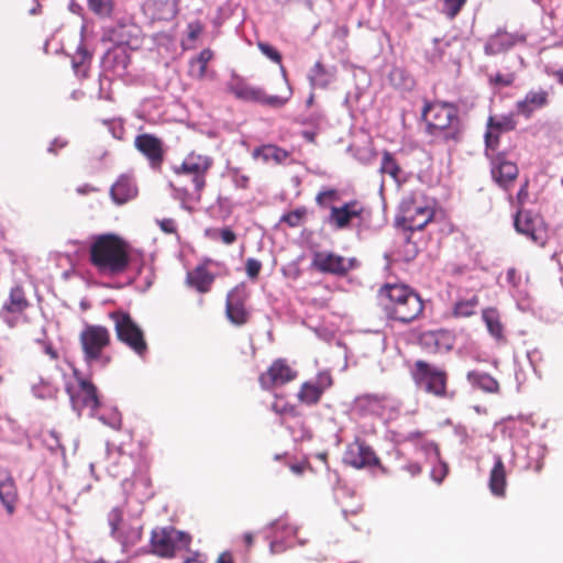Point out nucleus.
I'll use <instances>...</instances> for the list:
<instances>
[{
  "mask_svg": "<svg viewBox=\"0 0 563 563\" xmlns=\"http://www.w3.org/2000/svg\"><path fill=\"white\" fill-rule=\"evenodd\" d=\"M128 244L114 234L92 238L90 263L101 276L114 277L124 273L130 264Z\"/></svg>",
  "mask_w": 563,
  "mask_h": 563,
  "instance_id": "obj_1",
  "label": "nucleus"
},
{
  "mask_svg": "<svg viewBox=\"0 0 563 563\" xmlns=\"http://www.w3.org/2000/svg\"><path fill=\"white\" fill-rule=\"evenodd\" d=\"M422 119L427 122L428 132L444 141H459L462 135V123L459 109L448 102H427L422 109Z\"/></svg>",
  "mask_w": 563,
  "mask_h": 563,
  "instance_id": "obj_2",
  "label": "nucleus"
},
{
  "mask_svg": "<svg viewBox=\"0 0 563 563\" xmlns=\"http://www.w3.org/2000/svg\"><path fill=\"white\" fill-rule=\"evenodd\" d=\"M280 71L287 85V96H268L263 88L249 85L242 77H240L236 74H232L231 79L227 84V88L238 99L258 102L263 106L279 109L283 108L289 101L292 95L291 87L287 79L286 69L282 65Z\"/></svg>",
  "mask_w": 563,
  "mask_h": 563,
  "instance_id": "obj_3",
  "label": "nucleus"
},
{
  "mask_svg": "<svg viewBox=\"0 0 563 563\" xmlns=\"http://www.w3.org/2000/svg\"><path fill=\"white\" fill-rule=\"evenodd\" d=\"M84 360L90 366L106 367L111 357L104 353L110 344V332L106 327L87 324L79 335Z\"/></svg>",
  "mask_w": 563,
  "mask_h": 563,
  "instance_id": "obj_4",
  "label": "nucleus"
},
{
  "mask_svg": "<svg viewBox=\"0 0 563 563\" xmlns=\"http://www.w3.org/2000/svg\"><path fill=\"white\" fill-rule=\"evenodd\" d=\"M212 163L211 157L191 152L180 165L173 166V172L177 177L190 178L196 189L195 202H199L201 199V191L206 187V176Z\"/></svg>",
  "mask_w": 563,
  "mask_h": 563,
  "instance_id": "obj_5",
  "label": "nucleus"
},
{
  "mask_svg": "<svg viewBox=\"0 0 563 563\" xmlns=\"http://www.w3.org/2000/svg\"><path fill=\"white\" fill-rule=\"evenodd\" d=\"M114 322V329L119 341L128 345L139 356H144L147 352V344L142 329L132 320L131 316L124 311H114L110 313Z\"/></svg>",
  "mask_w": 563,
  "mask_h": 563,
  "instance_id": "obj_6",
  "label": "nucleus"
},
{
  "mask_svg": "<svg viewBox=\"0 0 563 563\" xmlns=\"http://www.w3.org/2000/svg\"><path fill=\"white\" fill-rule=\"evenodd\" d=\"M122 522V511L115 507L108 514L110 536L120 543L123 553L135 547L143 537V525L140 522L125 525Z\"/></svg>",
  "mask_w": 563,
  "mask_h": 563,
  "instance_id": "obj_7",
  "label": "nucleus"
},
{
  "mask_svg": "<svg viewBox=\"0 0 563 563\" xmlns=\"http://www.w3.org/2000/svg\"><path fill=\"white\" fill-rule=\"evenodd\" d=\"M311 266L319 273L343 277L356 269L360 262L356 257H344L330 251H318L312 254Z\"/></svg>",
  "mask_w": 563,
  "mask_h": 563,
  "instance_id": "obj_8",
  "label": "nucleus"
},
{
  "mask_svg": "<svg viewBox=\"0 0 563 563\" xmlns=\"http://www.w3.org/2000/svg\"><path fill=\"white\" fill-rule=\"evenodd\" d=\"M71 407L81 416L85 409L89 410V416L95 417L96 410L101 407L97 387L88 379L79 378L76 386H67Z\"/></svg>",
  "mask_w": 563,
  "mask_h": 563,
  "instance_id": "obj_9",
  "label": "nucleus"
},
{
  "mask_svg": "<svg viewBox=\"0 0 563 563\" xmlns=\"http://www.w3.org/2000/svg\"><path fill=\"white\" fill-rule=\"evenodd\" d=\"M353 408L363 417L389 418L391 412L398 410V404L386 394H363L354 399Z\"/></svg>",
  "mask_w": 563,
  "mask_h": 563,
  "instance_id": "obj_10",
  "label": "nucleus"
},
{
  "mask_svg": "<svg viewBox=\"0 0 563 563\" xmlns=\"http://www.w3.org/2000/svg\"><path fill=\"white\" fill-rule=\"evenodd\" d=\"M412 375L421 389L438 397L445 395L446 374L444 371L424 361H417Z\"/></svg>",
  "mask_w": 563,
  "mask_h": 563,
  "instance_id": "obj_11",
  "label": "nucleus"
},
{
  "mask_svg": "<svg viewBox=\"0 0 563 563\" xmlns=\"http://www.w3.org/2000/svg\"><path fill=\"white\" fill-rule=\"evenodd\" d=\"M518 233L527 236L533 243L544 245L548 232L542 217L531 210H519L514 220Z\"/></svg>",
  "mask_w": 563,
  "mask_h": 563,
  "instance_id": "obj_12",
  "label": "nucleus"
},
{
  "mask_svg": "<svg viewBox=\"0 0 563 563\" xmlns=\"http://www.w3.org/2000/svg\"><path fill=\"white\" fill-rule=\"evenodd\" d=\"M30 305L24 288L21 285H14L0 308V319L12 329L16 327Z\"/></svg>",
  "mask_w": 563,
  "mask_h": 563,
  "instance_id": "obj_13",
  "label": "nucleus"
},
{
  "mask_svg": "<svg viewBox=\"0 0 563 563\" xmlns=\"http://www.w3.org/2000/svg\"><path fill=\"white\" fill-rule=\"evenodd\" d=\"M343 462L357 470L378 466L383 473L387 472L386 468L380 465L379 459L374 450L365 441L360 439H356L346 446L343 454Z\"/></svg>",
  "mask_w": 563,
  "mask_h": 563,
  "instance_id": "obj_14",
  "label": "nucleus"
},
{
  "mask_svg": "<svg viewBox=\"0 0 563 563\" xmlns=\"http://www.w3.org/2000/svg\"><path fill=\"white\" fill-rule=\"evenodd\" d=\"M134 147L147 159L153 170H161L166 148L159 137L151 133L139 134L134 139Z\"/></svg>",
  "mask_w": 563,
  "mask_h": 563,
  "instance_id": "obj_15",
  "label": "nucleus"
},
{
  "mask_svg": "<svg viewBox=\"0 0 563 563\" xmlns=\"http://www.w3.org/2000/svg\"><path fill=\"white\" fill-rule=\"evenodd\" d=\"M247 290L244 284L236 285L227 295L225 314L229 321L238 327L245 324L250 318V311L245 307Z\"/></svg>",
  "mask_w": 563,
  "mask_h": 563,
  "instance_id": "obj_16",
  "label": "nucleus"
},
{
  "mask_svg": "<svg viewBox=\"0 0 563 563\" xmlns=\"http://www.w3.org/2000/svg\"><path fill=\"white\" fill-rule=\"evenodd\" d=\"M527 42V35L523 33L515 32L509 33L505 30H498L496 33L490 35L485 45L484 52L488 56L498 55L505 53L518 44Z\"/></svg>",
  "mask_w": 563,
  "mask_h": 563,
  "instance_id": "obj_17",
  "label": "nucleus"
},
{
  "mask_svg": "<svg viewBox=\"0 0 563 563\" xmlns=\"http://www.w3.org/2000/svg\"><path fill=\"white\" fill-rule=\"evenodd\" d=\"M549 90L544 88L531 89L525 95L523 99L516 102V114L530 119L534 112L549 106Z\"/></svg>",
  "mask_w": 563,
  "mask_h": 563,
  "instance_id": "obj_18",
  "label": "nucleus"
},
{
  "mask_svg": "<svg viewBox=\"0 0 563 563\" xmlns=\"http://www.w3.org/2000/svg\"><path fill=\"white\" fill-rule=\"evenodd\" d=\"M410 296H419L411 288L402 284H385L378 291V302L385 314L394 307L402 303Z\"/></svg>",
  "mask_w": 563,
  "mask_h": 563,
  "instance_id": "obj_19",
  "label": "nucleus"
},
{
  "mask_svg": "<svg viewBox=\"0 0 563 563\" xmlns=\"http://www.w3.org/2000/svg\"><path fill=\"white\" fill-rule=\"evenodd\" d=\"M296 376L297 373L290 368L285 360H276L267 372L260 376V384L264 389H271L274 386L291 382Z\"/></svg>",
  "mask_w": 563,
  "mask_h": 563,
  "instance_id": "obj_20",
  "label": "nucleus"
},
{
  "mask_svg": "<svg viewBox=\"0 0 563 563\" xmlns=\"http://www.w3.org/2000/svg\"><path fill=\"white\" fill-rule=\"evenodd\" d=\"M490 173L495 183L503 189L508 190L518 176V167L514 162L508 161L504 154H498L492 161Z\"/></svg>",
  "mask_w": 563,
  "mask_h": 563,
  "instance_id": "obj_21",
  "label": "nucleus"
},
{
  "mask_svg": "<svg viewBox=\"0 0 563 563\" xmlns=\"http://www.w3.org/2000/svg\"><path fill=\"white\" fill-rule=\"evenodd\" d=\"M363 207L357 201H349L342 207H331L328 223L335 230L346 229L352 219L361 217Z\"/></svg>",
  "mask_w": 563,
  "mask_h": 563,
  "instance_id": "obj_22",
  "label": "nucleus"
},
{
  "mask_svg": "<svg viewBox=\"0 0 563 563\" xmlns=\"http://www.w3.org/2000/svg\"><path fill=\"white\" fill-rule=\"evenodd\" d=\"M422 310L423 303L420 296H410L401 305L394 307V309L387 312L386 317L401 323H410L419 317Z\"/></svg>",
  "mask_w": 563,
  "mask_h": 563,
  "instance_id": "obj_23",
  "label": "nucleus"
},
{
  "mask_svg": "<svg viewBox=\"0 0 563 563\" xmlns=\"http://www.w3.org/2000/svg\"><path fill=\"white\" fill-rule=\"evenodd\" d=\"M268 529L273 530V533L267 534V539H272L269 543V552L277 554L284 552L291 545H286L283 539H279V534L295 536L297 528L288 523L286 517H280L269 523Z\"/></svg>",
  "mask_w": 563,
  "mask_h": 563,
  "instance_id": "obj_24",
  "label": "nucleus"
},
{
  "mask_svg": "<svg viewBox=\"0 0 563 563\" xmlns=\"http://www.w3.org/2000/svg\"><path fill=\"white\" fill-rule=\"evenodd\" d=\"M150 552L161 558H172L175 554L174 538L170 529L164 528L161 530L154 529L151 533ZM148 551L140 550L139 553H147Z\"/></svg>",
  "mask_w": 563,
  "mask_h": 563,
  "instance_id": "obj_25",
  "label": "nucleus"
},
{
  "mask_svg": "<svg viewBox=\"0 0 563 563\" xmlns=\"http://www.w3.org/2000/svg\"><path fill=\"white\" fill-rule=\"evenodd\" d=\"M18 500L15 482L7 468L0 466V501L8 515H13Z\"/></svg>",
  "mask_w": 563,
  "mask_h": 563,
  "instance_id": "obj_26",
  "label": "nucleus"
},
{
  "mask_svg": "<svg viewBox=\"0 0 563 563\" xmlns=\"http://www.w3.org/2000/svg\"><path fill=\"white\" fill-rule=\"evenodd\" d=\"M422 211H433V208L423 201L422 195L411 194L401 200L396 223H400V221H412V219L419 217Z\"/></svg>",
  "mask_w": 563,
  "mask_h": 563,
  "instance_id": "obj_27",
  "label": "nucleus"
},
{
  "mask_svg": "<svg viewBox=\"0 0 563 563\" xmlns=\"http://www.w3.org/2000/svg\"><path fill=\"white\" fill-rule=\"evenodd\" d=\"M129 64L130 55L123 47L109 49L102 58L103 69L106 71H111L118 77H122L126 74Z\"/></svg>",
  "mask_w": 563,
  "mask_h": 563,
  "instance_id": "obj_28",
  "label": "nucleus"
},
{
  "mask_svg": "<svg viewBox=\"0 0 563 563\" xmlns=\"http://www.w3.org/2000/svg\"><path fill=\"white\" fill-rule=\"evenodd\" d=\"M137 187L135 180L130 175H121L110 188V196L117 205H123L135 198Z\"/></svg>",
  "mask_w": 563,
  "mask_h": 563,
  "instance_id": "obj_29",
  "label": "nucleus"
},
{
  "mask_svg": "<svg viewBox=\"0 0 563 563\" xmlns=\"http://www.w3.org/2000/svg\"><path fill=\"white\" fill-rule=\"evenodd\" d=\"M421 451L427 456L428 461L432 464L430 476L432 481L441 483L448 474V464L440 460L439 448L433 442H424L421 445Z\"/></svg>",
  "mask_w": 563,
  "mask_h": 563,
  "instance_id": "obj_30",
  "label": "nucleus"
},
{
  "mask_svg": "<svg viewBox=\"0 0 563 563\" xmlns=\"http://www.w3.org/2000/svg\"><path fill=\"white\" fill-rule=\"evenodd\" d=\"M506 468L499 454H494V465L489 473L488 487L496 497H504L506 489Z\"/></svg>",
  "mask_w": 563,
  "mask_h": 563,
  "instance_id": "obj_31",
  "label": "nucleus"
},
{
  "mask_svg": "<svg viewBox=\"0 0 563 563\" xmlns=\"http://www.w3.org/2000/svg\"><path fill=\"white\" fill-rule=\"evenodd\" d=\"M134 486L136 490H142L137 493V499L140 501L137 509L133 512V518H139L143 512L142 500L148 499L153 496V493L150 490L151 479L145 475L134 476L133 482L129 478H124L122 481V488L124 492H128L130 487Z\"/></svg>",
  "mask_w": 563,
  "mask_h": 563,
  "instance_id": "obj_32",
  "label": "nucleus"
},
{
  "mask_svg": "<svg viewBox=\"0 0 563 563\" xmlns=\"http://www.w3.org/2000/svg\"><path fill=\"white\" fill-rule=\"evenodd\" d=\"M420 341L423 347L431 353L449 351L452 347L448 334L441 331L426 332L421 335Z\"/></svg>",
  "mask_w": 563,
  "mask_h": 563,
  "instance_id": "obj_33",
  "label": "nucleus"
},
{
  "mask_svg": "<svg viewBox=\"0 0 563 563\" xmlns=\"http://www.w3.org/2000/svg\"><path fill=\"white\" fill-rule=\"evenodd\" d=\"M213 275L202 265L197 266L194 271L188 272L187 283L199 292H207L213 283Z\"/></svg>",
  "mask_w": 563,
  "mask_h": 563,
  "instance_id": "obj_34",
  "label": "nucleus"
},
{
  "mask_svg": "<svg viewBox=\"0 0 563 563\" xmlns=\"http://www.w3.org/2000/svg\"><path fill=\"white\" fill-rule=\"evenodd\" d=\"M379 173L389 175L398 186L406 181L405 172L400 168L394 155L388 151L383 152Z\"/></svg>",
  "mask_w": 563,
  "mask_h": 563,
  "instance_id": "obj_35",
  "label": "nucleus"
},
{
  "mask_svg": "<svg viewBox=\"0 0 563 563\" xmlns=\"http://www.w3.org/2000/svg\"><path fill=\"white\" fill-rule=\"evenodd\" d=\"M467 380L474 388L485 393H497L499 389L498 382L485 372L471 371L467 373Z\"/></svg>",
  "mask_w": 563,
  "mask_h": 563,
  "instance_id": "obj_36",
  "label": "nucleus"
},
{
  "mask_svg": "<svg viewBox=\"0 0 563 563\" xmlns=\"http://www.w3.org/2000/svg\"><path fill=\"white\" fill-rule=\"evenodd\" d=\"M288 156H289V153L286 150L278 147L277 145H273V144H266V145L256 147L253 151V157L260 158L264 163L274 162L276 164H280Z\"/></svg>",
  "mask_w": 563,
  "mask_h": 563,
  "instance_id": "obj_37",
  "label": "nucleus"
},
{
  "mask_svg": "<svg viewBox=\"0 0 563 563\" xmlns=\"http://www.w3.org/2000/svg\"><path fill=\"white\" fill-rule=\"evenodd\" d=\"M308 78L313 88H325L334 80V71L327 69L320 62H317L310 69Z\"/></svg>",
  "mask_w": 563,
  "mask_h": 563,
  "instance_id": "obj_38",
  "label": "nucleus"
},
{
  "mask_svg": "<svg viewBox=\"0 0 563 563\" xmlns=\"http://www.w3.org/2000/svg\"><path fill=\"white\" fill-rule=\"evenodd\" d=\"M90 60H91V54L88 52V49L86 48L85 44L81 41L75 52V55L73 56V59H71V65H73V68L77 76H80V77L87 76L86 64L90 63Z\"/></svg>",
  "mask_w": 563,
  "mask_h": 563,
  "instance_id": "obj_39",
  "label": "nucleus"
},
{
  "mask_svg": "<svg viewBox=\"0 0 563 563\" xmlns=\"http://www.w3.org/2000/svg\"><path fill=\"white\" fill-rule=\"evenodd\" d=\"M517 121L514 113L504 114L500 117L490 115L487 120V129L495 130L499 133L515 130Z\"/></svg>",
  "mask_w": 563,
  "mask_h": 563,
  "instance_id": "obj_40",
  "label": "nucleus"
},
{
  "mask_svg": "<svg viewBox=\"0 0 563 563\" xmlns=\"http://www.w3.org/2000/svg\"><path fill=\"white\" fill-rule=\"evenodd\" d=\"M98 409H101L100 413L96 410L95 417L98 418V420L114 430H119L121 428L122 418L117 408H106L101 405Z\"/></svg>",
  "mask_w": 563,
  "mask_h": 563,
  "instance_id": "obj_41",
  "label": "nucleus"
},
{
  "mask_svg": "<svg viewBox=\"0 0 563 563\" xmlns=\"http://www.w3.org/2000/svg\"><path fill=\"white\" fill-rule=\"evenodd\" d=\"M88 9L100 19H109L114 11V0H87Z\"/></svg>",
  "mask_w": 563,
  "mask_h": 563,
  "instance_id": "obj_42",
  "label": "nucleus"
},
{
  "mask_svg": "<svg viewBox=\"0 0 563 563\" xmlns=\"http://www.w3.org/2000/svg\"><path fill=\"white\" fill-rule=\"evenodd\" d=\"M322 391H320L312 382H306L301 385V388L298 393V399L308 406H312L319 402Z\"/></svg>",
  "mask_w": 563,
  "mask_h": 563,
  "instance_id": "obj_43",
  "label": "nucleus"
},
{
  "mask_svg": "<svg viewBox=\"0 0 563 563\" xmlns=\"http://www.w3.org/2000/svg\"><path fill=\"white\" fill-rule=\"evenodd\" d=\"M168 187L172 189V197L178 201H180V206L183 209L191 212L192 207L188 206L189 201H195L196 189L194 188L192 192L185 187H177L173 181L168 183Z\"/></svg>",
  "mask_w": 563,
  "mask_h": 563,
  "instance_id": "obj_44",
  "label": "nucleus"
},
{
  "mask_svg": "<svg viewBox=\"0 0 563 563\" xmlns=\"http://www.w3.org/2000/svg\"><path fill=\"white\" fill-rule=\"evenodd\" d=\"M478 306L477 296L473 295L468 299L459 300L453 307V314L459 318L471 317L475 313V309Z\"/></svg>",
  "mask_w": 563,
  "mask_h": 563,
  "instance_id": "obj_45",
  "label": "nucleus"
},
{
  "mask_svg": "<svg viewBox=\"0 0 563 563\" xmlns=\"http://www.w3.org/2000/svg\"><path fill=\"white\" fill-rule=\"evenodd\" d=\"M434 211H422L419 217L412 219V221H400L397 223L405 231H420L433 219Z\"/></svg>",
  "mask_w": 563,
  "mask_h": 563,
  "instance_id": "obj_46",
  "label": "nucleus"
},
{
  "mask_svg": "<svg viewBox=\"0 0 563 563\" xmlns=\"http://www.w3.org/2000/svg\"><path fill=\"white\" fill-rule=\"evenodd\" d=\"M43 443L53 454L60 453L65 457V448L62 445L59 434L55 430L43 433Z\"/></svg>",
  "mask_w": 563,
  "mask_h": 563,
  "instance_id": "obj_47",
  "label": "nucleus"
},
{
  "mask_svg": "<svg viewBox=\"0 0 563 563\" xmlns=\"http://www.w3.org/2000/svg\"><path fill=\"white\" fill-rule=\"evenodd\" d=\"M484 321L487 325V329L489 333L496 338L501 339L503 338V325L495 314L494 311H485L483 314Z\"/></svg>",
  "mask_w": 563,
  "mask_h": 563,
  "instance_id": "obj_48",
  "label": "nucleus"
},
{
  "mask_svg": "<svg viewBox=\"0 0 563 563\" xmlns=\"http://www.w3.org/2000/svg\"><path fill=\"white\" fill-rule=\"evenodd\" d=\"M206 234L213 240L220 239L225 245H231L236 241V234L229 227L207 230Z\"/></svg>",
  "mask_w": 563,
  "mask_h": 563,
  "instance_id": "obj_49",
  "label": "nucleus"
},
{
  "mask_svg": "<svg viewBox=\"0 0 563 563\" xmlns=\"http://www.w3.org/2000/svg\"><path fill=\"white\" fill-rule=\"evenodd\" d=\"M131 464H132L131 456L123 454V453H118V460L115 462H113L112 464L108 465L107 470L111 476L120 477L125 473V472L121 471V467L129 468L131 466Z\"/></svg>",
  "mask_w": 563,
  "mask_h": 563,
  "instance_id": "obj_50",
  "label": "nucleus"
},
{
  "mask_svg": "<svg viewBox=\"0 0 563 563\" xmlns=\"http://www.w3.org/2000/svg\"><path fill=\"white\" fill-rule=\"evenodd\" d=\"M32 393L40 399H47L55 396L56 388L49 382L41 379L38 384L32 386Z\"/></svg>",
  "mask_w": 563,
  "mask_h": 563,
  "instance_id": "obj_51",
  "label": "nucleus"
},
{
  "mask_svg": "<svg viewBox=\"0 0 563 563\" xmlns=\"http://www.w3.org/2000/svg\"><path fill=\"white\" fill-rule=\"evenodd\" d=\"M443 49L441 47V41L439 38H434L430 47L426 48V58L427 60L435 65L442 60Z\"/></svg>",
  "mask_w": 563,
  "mask_h": 563,
  "instance_id": "obj_52",
  "label": "nucleus"
},
{
  "mask_svg": "<svg viewBox=\"0 0 563 563\" xmlns=\"http://www.w3.org/2000/svg\"><path fill=\"white\" fill-rule=\"evenodd\" d=\"M465 3L466 0H443L442 13L449 19H454Z\"/></svg>",
  "mask_w": 563,
  "mask_h": 563,
  "instance_id": "obj_53",
  "label": "nucleus"
},
{
  "mask_svg": "<svg viewBox=\"0 0 563 563\" xmlns=\"http://www.w3.org/2000/svg\"><path fill=\"white\" fill-rule=\"evenodd\" d=\"M311 382L322 393H324L333 384V379L329 371L319 372L316 378Z\"/></svg>",
  "mask_w": 563,
  "mask_h": 563,
  "instance_id": "obj_54",
  "label": "nucleus"
},
{
  "mask_svg": "<svg viewBox=\"0 0 563 563\" xmlns=\"http://www.w3.org/2000/svg\"><path fill=\"white\" fill-rule=\"evenodd\" d=\"M257 47L267 58L274 63L282 64V55L275 47L264 42H258Z\"/></svg>",
  "mask_w": 563,
  "mask_h": 563,
  "instance_id": "obj_55",
  "label": "nucleus"
},
{
  "mask_svg": "<svg viewBox=\"0 0 563 563\" xmlns=\"http://www.w3.org/2000/svg\"><path fill=\"white\" fill-rule=\"evenodd\" d=\"M229 173L236 188L246 189L249 187V176L242 174L239 168H231Z\"/></svg>",
  "mask_w": 563,
  "mask_h": 563,
  "instance_id": "obj_56",
  "label": "nucleus"
},
{
  "mask_svg": "<svg viewBox=\"0 0 563 563\" xmlns=\"http://www.w3.org/2000/svg\"><path fill=\"white\" fill-rule=\"evenodd\" d=\"M302 216H303V211L294 210V211H290V212L284 214L280 218V221L287 223L291 228H295L300 224Z\"/></svg>",
  "mask_w": 563,
  "mask_h": 563,
  "instance_id": "obj_57",
  "label": "nucleus"
},
{
  "mask_svg": "<svg viewBox=\"0 0 563 563\" xmlns=\"http://www.w3.org/2000/svg\"><path fill=\"white\" fill-rule=\"evenodd\" d=\"M245 268H246L247 276L250 278L254 279L258 276V274L261 272L262 263L256 258L250 257L246 261Z\"/></svg>",
  "mask_w": 563,
  "mask_h": 563,
  "instance_id": "obj_58",
  "label": "nucleus"
},
{
  "mask_svg": "<svg viewBox=\"0 0 563 563\" xmlns=\"http://www.w3.org/2000/svg\"><path fill=\"white\" fill-rule=\"evenodd\" d=\"M213 53L209 48L202 49L197 57L192 58L189 64H192L194 67H197V64L200 66L207 67L208 63L211 60Z\"/></svg>",
  "mask_w": 563,
  "mask_h": 563,
  "instance_id": "obj_59",
  "label": "nucleus"
},
{
  "mask_svg": "<svg viewBox=\"0 0 563 563\" xmlns=\"http://www.w3.org/2000/svg\"><path fill=\"white\" fill-rule=\"evenodd\" d=\"M499 132L487 129L485 133V144L487 150L495 151L499 143Z\"/></svg>",
  "mask_w": 563,
  "mask_h": 563,
  "instance_id": "obj_60",
  "label": "nucleus"
},
{
  "mask_svg": "<svg viewBox=\"0 0 563 563\" xmlns=\"http://www.w3.org/2000/svg\"><path fill=\"white\" fill-rule=\"evenodd\" d=\"M36 343L40 344L42 346V350L43 352L49 356L51 360H57L58 358V353L57 351L53 347L52 343L44 340V339H37L36 340Z\"/></svg>",
  "mask_w": 563,
  "mask_h": 563,
  "instance_id": "obj_61",
  "label": "nucleus"
},
{
  "mask_svg": "<svg viewBox=\"0 0 563 563\" xmlns=\"http://www.w3.org/2000/svg\"><path fill=\"white\" fill-rule=\"evenodd\" d=\"M170 530L173 532L174 547H176V543H180L185 547H188V544L191 541V537L188 533H186L184 531L175 530L173 528H170Z\"/></svg>",
  "mask_w": 563,
  "mask_h": 563,
  "instance_id": "obj_62",
  "label": "nucleus"
},
{
  "mask_svg": "<svg viewBox=\"0 0 563 563\" xmlns=\"http://www.w3.org/2000/svg\"><path fill=\"white\" fill-rule=\"evenodd\" d=\"M545 451H547V450H545V446L540 445V444H538V445H536V446H531V448H530V452H531V453H536V454H537V456H538V457H540V461H538V462H537V464H536V466H534V471H536V472H540V471L542 470V467H543V462H542V460H543V457H544V455H545Z\"/></svg>",
  "mask_w": 563,
  "mask_h": 563,
  "instance_id": "obj_63",
  "label": "nucleus"
},
{
  "mask_svg": "<svg viewBox=\"0 0 563 563\" xmlns=\"http://www.w3.org/2000/svg\"><path fill=\"white\" fill-rule=\"evenodd\" d=\"M399 470L408 472L412 477L419 475L422 471L421 466L417 462H407L399 466Z\"/></svg>",
  "mask_w": 563,
  "mask_h": 563,
  "instance_id": "obj_64",
  "label": "nucleus"
}]
</instances>
